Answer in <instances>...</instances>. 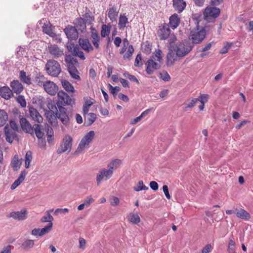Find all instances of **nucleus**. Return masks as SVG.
<instances>
[{
	"mask_svg": "<svg viewBox=\"0 0 253 253\" xmlns=\"http://www.w3.org/2000/svg\"><path fill=\"white\" fill-rule=\"evenodd\" d=\"M57 96L58 100L56 105L59 111L57 118H58L64 125H67L69 123V114L67 112L66 109L63 106H72L74 101L69 95L63 91H59L57 93Z\"/></svg>",
	"mask_w": 253,
	"mask_h": 253,
	"instance_id": "obj_1",
	"label": "nucleus"
},
{
	"mask_svg": "<svg viewBox=\"0 0 253 253\" xmlns=\"http://www.w3.org/2000/svg\"><path fill=\"white\" fill-rule=\"evenodd\" d=\"M194 47L193 43L190 40H184L178 41L173 45H171V48L173 49L179 58H182L188 54Z\"/></svg>",
	"mask_w": 253,
	"mask_h": 253,
	"instance_id": "obj_2",
	"label": "nucleus"
},
{
	"mask_svg": "<svg viewBox=\"0 0 253 253\" xmlns=\"http://www.w3.org/2000/svg\"><path fill=\"white\" fill-rule=\"evenodd\" d=\"M205 37L206 31L205 29L203 27L200 29L198 25L194 29L191 31L190 38L188 40H190L194 45V44L201 43L204 40Z\"/></svg>",
	"mask_w": 253,
	"mask_h": 253,
	"instance_id": "obj_3",
	"label": "nucleus"
},
{
	"mask_svg": "<svg viewBox=\"0 0 253 253\" xmlns=\"http://www.w3.org/2000/svg\"><path fill=\"white\" fill-rule=\"evenodd\" d=\"M45 69L47 73L52 76L57 77L61 71L60 65L56 60H48L45 65Z\"/></svg>",
	"mask_w": 253,
	"mask_h": 253,
	"instance_id": "obj_4",
	"label": "nucleus"
},
{
	"mask_svg": "<svg viewBox=\"0 0 253 253\" xmlns=\"http://www.w3.org/2000/svg\"><path fill=\"white\" fill-rule=\"evenodd\" d=\"M95 132L93 130H90L82 139L77 149V153H81L86 146H88L93 139Z\"/></svg>",
	"mask_w": 253,
	"mask_h": 253,
	"instance_id": "obj_5",
	"label": "nucleus"
},
{
	"mask_svg": "<svg viewBox=\"0 0 253 253\" xmlns=\"http://www.w3.org/2000/svg\"><path fill=\"white\" fill-rule=\"evenodd\" d=\"M220 13L219 8L215 7H207L204 12V17L208 22H211L217 18Z\"/></svg>",
	"mask_w": 253,
	"mask_h": 253,
	"instance_id": "obj_6",
	"label": "nucleus"
},
{
	"mask_svg": "<svg viewBox=\"0 0 253 253\" xmlns=\"http://www.w3.org/2000/svg\"><path fill=\"white\" fill-rule=\"evenodd\" d=\"M72 141L73 139L71 136L69 135H66L63 138L60 147L57 150V153L59 154L66 151L70 152L72 149Z\"/></svg>",
	"mask_w": 253,
	"mask_h": 253,
	"instance_id": "obj_7",
	"label": "nucleus"
},
{
	"mask_svg": "<svg viewBox=\"0 0 253 253\" xmlns=\"http://www.w3.org/2000/svg\"><path fill=\"white\" fill-rule=\"evenodd\" d=\"M113 175V172L105 168L101 169L96 175V182L98 185L103 180H107L110 179Z\"/></svg>",
	"mask_w": 253,
	"mask_h": 253,
	"instance_id": "obj_8",
	"label": "nucleus"
},
{
	"mask_svg": "<svg viewBox=\"0 0 253 253\" xmlns=\"http://www.w3.org/2000/svg\"><path fill=\"white\" fill-rule=\"evenodd\" d=\"M64 32L70 40H76L78 38L79 32L74 26L68 25L64 29Z\"/></svg>",
	"mask_w": 253,
	"mask_h": 253,
	"instance_id": "obj_9",
	"label": "nucleus"
},
{
	"mask_svg": "<svg viewBox=\"0 0 253 253\" xmlns=\"http://www.w3.org/2000/svg\"><path fill=\"white\" fill-rule=\"evenodd\" d=\"M170 33L169 26L168 24L164 23L160 27L158 30V35L161 40H166L168 38Z\"/></svg>",
	"mask_w": 253,
	"mask_h": 253,
	"instance_id": "obj_10",
	"label": "nucleus"
},
{
	"mask_svg": "<svg viewBox=\"0 0 253 253\" xmlns=\"http://www.w3.org/2000/svg\"><path fill=\"white\" fill-rule=\"evenodd\" d=\"M43 87L46 92L50 95H54L58 90V87L53 82L46 81L43 84Z\"/></svg>",
	"mask_w": 253,
	"mask_h": 253,
	"instance_id": "obj_11",
	"label": "nucleus"
},
{
	"mask_svg": "<svg viewBox=\"0 0 253 253\" xmlns=\"http://www.w3.org/2000/svg\"><path fill=\"white\" fill-rule=\"evenodd\" d=\"M90 39L92 44L96 49L99 48V42L100 41V37L98 32L95 28L91 27L90 28Z\"/></svg>",
	"mask_w": 253,
	"mask_h": 253,
	"instance_id": "obj_12",
	"label": "nucleus"
},
{
	"mask_svg": "<svg viewBox=\"0 0 253 253\" xmlns=\"http://www.w3.org/2000/svg\"><path fill=\"white\" fill-rule=\"evenodd\" d=\"M4 131L5 135V139L7 142L12 143L13 140L17 138V134L15 132L16 131L10 129L8 125L5 126Z\"/></svg>",
	"mask_w": 253,
	"mask_h": 253,
	"instance_id": "obj_13",
	"label": "nucleus"
},
{
	"mask_svg": "<svg viewBox=\"0 0 253 253\" xmlns=\"http://www.w3.org/2000/svg\"><path fill=\"white\" fill-rule=\"evenodd\" d=\"M49 53L55 58H58L64 54L63 51L56 44H50L48 47Z\"/></svg>",
	"mask_w": 253,
	"mask_h": 253,
	"instance_id": "obj_14",
	"label": "nucleus"
},
{
	"mask_svg": "<svg viewBox=\"0 0 253 253\" xmlns=\"http://www.w3.org/2000/svg\"><path fill=\"white\" fill-rule=\"evenodd\" d=\"M146 65V71L149 75L152 74L154 70H158L160 68V65L154 61V59L152 58L147 61Z\"/></svg>",
	"mask_w": 253,
	"mask_h": 253,
	"instance_id": "obj_15",
	"label": "nucleus"
},
{
	"mask_svg": "<svg viewBox=\"0 0 253 253\" xmlns=\"http://www.w3.org/2000/svg\"><path fill=\"white\" fill-rule=\"evenodd\" d=\"M79 44L81 48L86 52L92 51L94 49L93 46L87 39L80 38Z\"/></svg>",
	"mask_w": 253,
	"mask_h": 253,
	"instance_id": "obj_16",
	"label": "nucleus"
},
{
	"mask_svg": "<svg viewBox=\"0 0 253 253\" xmlns=\"http://www.w3.org/2000/svg\"><path fill=\"white\" fill-rule=\"evenodd\" d=\"M20 123L23 131L32 135L34 134V126H32L26 118H22L20 119Z\"/></svg>",
	"mask_w": 253,
	"mask_h": 253,
	"instance_id": "obj_17",
	"label": "nucleus"
},
{
	"mask_svg": "<svg viewBox=\"0 0 253 253\" xmlns=\"http://www.w3.org/2000/svg\"><path fill=\"white\" fill-rule=\"evenodd\" d=\"M179 57L177 55V53L174 51L172 48H169V51L167 55V62L166 64L168 66H171L173 65L175 62L177 60V58Z\"/></svg>",
	"mask_w": 253,
	"mask_h": 253,
	"instance_id": "obj_18",
	"label": "nucleus"
},
{
	"mask_svg": "<svg viewBox=\"0 0 253 253\" xmlns=\"http://www.w3.org/2000/svg\"><path fill=\"white\" fill-rule=\"evenodd\" d=\"M74 24L78 31H80L83 33L86 31V23L83 18L80 17L76 18L74 22Z\"/></svg>",
	"mask_w": 253,
	"mask_h": 253,
	"instance_id": "obj_19",
	"label": "nucleus"
},
{
	"mask_svg": "<svg viewBox=\"0 0 253 253\" xmlns=\"http://www.w3.org/2000/svg\"><path fill=\"white\" fill-rule=\"evenodd\" d=\"M9 216L15 219L24 220L27 217V211L25 209H22L18 211H12L10 212Z\"/></svg>",
	"mask_w": 253,
	"mask_h": 253,
	"instance_id": "obj_20",
	"label": "nucleus"
},
{
	"mask_svg": "<svg viewBox=\"0 0 253 253\" xmlns=\"http://www.w3.org/2000/svg\"><path fill=\"white\" fill-rule=\"evenodd\" d=\"M30 116L32 119L38 123H41L42 121V117L38 112L37 109L33 107H30L29 109Z\"/></svg>",
	"mask_w": 253,
	"mask_h": 253,
	"instance_id": "obj_21",
	"label": "nucleus"
},
{
	"mask_svg": "<svg viewBox=\"0 0 253 253\" xmlns=\"http://www.w3.org/2000/svg\"><path fill=\"white\" fill-rule=\"evenodd\" d=\"M173 6L178 13L182 12L185 9L186 3L183 0H173Z\"/></svg>",
	"mask_w": 253,
	"mask_h": 253,
	"instance_id": "obj_22",
	"label": "nucleus"
},
{
	"mask_svg": "<svg viewBox=\"0 0 253 253\" xmlns=\"http://www.w3.org/2000/svg\"><path fill=\"white\" fill-rule=\"evenodd\" d=\"M12 91L16 94L20 93L23 90V86L18 80H13L10 83Z\"/></svg>",
	"mask_w": 253,
	"mask_h": 253,
	"instance_id": "obj_23",
	"label": "nucleus"
},
{
	"mask_svg": "<svg viewBox=\"0 0 253 253\" xmlns=\"http://www.w3.org/2000/svg\"><path fill=\"white\" fill-rule=\"evenodd\" d=\"M0 95L5 99H9L13 96V92L9 87L4 86L0 88Z\"/></svg>",
	"mask_w": 253,
	"mask_h": 253,
	"instance_id": "obj_24",
	"label": "nucleus"
},
{
	"mask_svg": "<svg viewBox=\"0 0 253 253\" xmlns=\"http://www.w3.org/2000/svg\"><path fill=\"white\" fill-rule=\"evenodd\" d=\"M235 214L237 217L244 220H249L251 218L250 214L243 209H236Z\"/></svg>",
	"mask_w": 253,
	"mask_h": 253,
	"instance_id": "obj_25",
	"label": "nucleus"
},
{
	"mask_svg": "<svg viewBox=\"0 0 253 253\" xmlns=\"http://www.w3.org/2000/svg\"><path fill=\"white\" fill-rule=\"evenodd\" d=\"M65 61L67 64L68 68H70L71 67H76V65L78 64L77 59L71 55H65Z\"/></svg>",
	"mask_w": 253,
	"mask_h": 253,
	"instance_id": "obj_26",
	"label": "nucleus"
},
{
	"mask_svg": "<svg viewBox=\"0 0 253 253\" xmlns=\"http://www.w3.org/2000/svg\"><path fill=\"white\" fill-rule=\"evenodd\" d=\"M169 20L170 26L173 29L176 28L180 23V18L176 13L170 16Z\"/></svg>",
	"mask_w": 253,
	"mask_h": 253,
	"instance_id": "obj_27",
	"label": "nucleus"
},
{
	"mask_svg": "<svg viewBox=\"0 0 253 253\" xmlns=\"http://www.w3.org/2000/svg\"><path fill=\"white\" fill-rule=\"evenodd\" d=\"M27 173V171H26L25 170L21 171L18 178L11 185V189H15L18 185L20 184V183L24 180Z\"/></svg>",
	"mask_w": 253,
	"mask_h": 253,
	"instance_id": "obj_28",
	"label": "nucleus"
},
{
	"mask_svg": "<svg viewBox=\"0 0 253 253\" xmlns=\"http://www.w3.org/2000/svg\"><path fill=\"white\" fill-rule=\"evenodd\" d=\"M122 164V161L119 159L112 160L107 165V168L113 172V170L118 169Z\"/></svg>",
	"mask_w": 253,
	"mask_h": 253,
	"instance_id": "obj_29",
	"label": "nucleus"
},
{
	"mask_svg": "<svg viewBox=\"0 0 253 253\" xmlns=\"http://www.w3.org/2000/svg\"><path fill=\"white\" fill-rule=\"evenodd\" d=\"M96 115L93 113H89L84 117V124L89 126L91 125L96 120Z\"/></svg>",
	"mask_w": 253,
	"mask_h": 253,
	"instance_id": "obj_30",
	"label": "nucleus"
},
{
	"mask_svg": "<svg viewBox=\"0 0 253 253\" xmlns=\"http://www.w3.org/2000/svg\"><path fill=\"white\" fill-rule=\"evenodd\" d=\"M128 23V18L125 14H120L119 19L118 27L120 30H123Z\"/></svg>",
	"mask_w": 253,
	"mask_h": 253,
	"instance_id": "obj_31",
	"label": "nucleus"
},
{
	"mask_svg": "<svg viewBox=\"0 0 253 253\" xmlns=\"http://www.w3.org/2000/svg\"><path fill=\"white\" fill-rule=\"evenodd\" d=\"M118 13L119 10L114 6H113L108 9V16L112 22L116 21Z\"/></svg>",
	"mask_w": 253,
	"mask_h": 253,
	"instance_id": "obj_32",
	"label": "nucleus"
},
{
	"mask_svg": "<svg viewBox=\"0 0 253 253\" xmlns=\"http://www.w3.org/2000/svg\"><path fill=\"white\" fill-rule=\"evenodd\" d=\"M35 245V241L31 239H26L21 244V247L25 251L32 249Z\"/></svg>",
	"mask_w": 253,
	"mask_h": 253,
	"instance_id": "obj_33",
	"label": "nucleus"
},
{
	"mask_svg": "<svg viewBox=\"0 0 253 253\" xmlns=\"http://www.w3.org/2000/svg\"><path fill=\"white\" fill-rule=\"evenodd\" d=\"M19 79L21 81L27 84H31V79L30 75H27L26 73L23 70L19 72Z\"/></svg>",
	"mask_w": 253,
	"mask_h": 253,
	"instance_id": "obj_34",
	"label": "nucleus"
},
{
	"mask_svg": "<svg viewBox=\"0 0 253 253\" xmlns=\"http://www.w3.org/2000/svg\"><path fill=\"white\" fill-rule=\"evenodd\" d=\"M45 115L49 123H51V124L55 122L57 119V117L58 116L57 113H54L51 111H48L47 110L45 112Z\"/></svg>",
	"mask_w": 253,
	"mask_h": 253,
	"instance_id": "obj_35",
	"label": "nucleus"
},
{
	"mask_svg": "<svg viewBox=\"0 0 253 253\" xmlns=\"http://www.w3.org/2000/svg\"><path fill=\"white\" fill-rule=\"evenodd\" d=\"M42 31L51 37L54 38L56 36V33L52 31L51 26L48 24H44L42 26Z\"/></svg>",
	"mask_w": 253,
	"mask_h": 253,
	"instance_id": "obj_36",
	"label": "nucleus"
},
{
	"mask_svg": "<svg viewBox=\"0 0 253 253\" xmlns=\"http://www.w3.org/2000/svg\"><path fill=\"white\" fill-rule=\"evenodd\" d=\"M8 119L7 113L4 110H0V126L6 124Z\"/></svg>",
	"mask_w": 253,
	"mask_h": 253,
	"instance_id": "obj_37",
	"label": "nucleus"
},
{
	"mask_svg": "<svg viewBox=\"0 0 253 253\" xmlns=\"http://www.w3.org/2000/svg\"><path fill=\"white\" fill-rule=\"evenodd\" d=\"M111 25L108 24L107 25L103 24L101 27V36L102 37L105 38L109 36L110 33Z\"/></svg>",
	"mask_w": 253,
	"mask_h": 253,
	"instance_id": "obj_38",
	"label": "nucleus"
},
{
	"mask_svg": "<svg viewBox=\"0 0 253 253\" xmlns=\"http://www.w3.org/2000/svg\"><path fill=\"white\" fill-rule=\"evenodd\" d=\"M46 81L44 76L41 73L37 74L35 77V82L40 86H43Z\"/></svg>",
	"mask_w": 253,
	"mask_h": 253,
	"instance_id": "obj_39",
	"label": "nucleus"
},
{
	"mask_svg": "<svg viewBox=\"0 0 253 253\" xmlns=\"http://www.w3.org/2000/svg\"><path fill=\"white\" fill-rule=\"evenodd\" d=\"M198 102V100L197 98H192L189 99L184 103V107L185 109L191 108L194 107Z\"/></svg>",
	"mask_w": 253,
	"mask_h": 253,
	"instance_id": "obj_40",
	"label": "nucleus"
},
{
	"mask_svg": "<svg viewBox=\"0 0 253 253\" xmlns=\"http://www.w3.org/2000/svg\"><path fill=\"white\" fill-rule=\"evenodd\" d=\"M11 165L14 170H17L18 168H19L21 165V161L19 160V157L17 155H14L11 162Z\"/></svg>",
	"mask_w": 253,
	"mask_h": 253,
	"instance_id": "obj_41",
	"label": "nucleus"
},
{
	"mask_svg": "<svg viewBox=\"0 0 253 253\" xmlns=\"http://www.w3.org/2000/svg\"><path fill=\"white\" fill-rule=\"evenodd\" d=\"M34 132H35L38 138H42L43 136V133L41 130V125L36 124L34 125Z\"/></svg>",
	"mask_w": 253,
	"mask_h": 253,
	"instance_id": "obj_42",
	"label": "nucleus"
},
{
	"mask_svg": "<svg viewBox=\"0 0 253 253\" xmlns=\"http://www.w3.org/2000/svg\"><path fill=\"white\" fill-rule=\"evenodd\" d=\"M84 19L86 23L88 24H91L92 22H93L94 20V16L92 15L91 12L88 10V12H86L83 15Z\"/></svg>",
	"mask_w": 253,
	"mask_h": 253,
	"instance_id": "obj_43",
	"label": "nucleus"
},
{
	"mask_svg": "<svg viewBox=\"0 0 253 253\" xmlns=\"http://www.w3.org/2000/svg\"><path fill=\"white\" fill-rule=\"evenodd\" d=\"M68 70L72 77L74 79L76 80H80V77L79 76V72L76 68V67H72L70 68H68Z\"/></svg>",
	"mask_w": 253,
	"mask_h": 253,
	"instance_id": "obj_44",
	"label": "nucleus"
},
{
	"mask_svg": "<svg viewBox=\"0 0 253 253\" xmlns=\"http://www.w3.org/2000/svg\"><path fill=\"white\" fill-rule=\"evenodd\" d=\"M148 189L149 188L147 186L144 185L142 180H139L137 185L133 187V190L136 192H139L142 190H146Z\"/></svg>",
	"mask_w": 253,
	"mask_h": 253,
	"instance_id": "obj_45",
	"label": "nucleus"
},
{
	"mask_svg": "<svg viewBox=\"0 0 253 253\" xmlns=\"http://www.w3.org/2000/svg\"><path fill=\"white\" fill-rule=\"evenodd\" d=\"M62 84L64 88L68 92H73L74 91V88L73 86L67 81H62Z\"/></svg>",
	"mask_w": 253,
	"mask_h": 253,
	"instance_id": "obj_46",
	"label": "nucleus"
},
{
	"mask_svg": "<svg viewBox=\"0 0 253 253\" xmlns=\"http://www.w3.org/2000/svg\"><path fill=\"white\" fill-rule=\"evenodd\" d=\"M128 220L132 223L134 224L138 223L140 219L139 215L137 213H130L128 216Z\"/></svg>",
	"mask_w": 253,
	"mask_h": 253,
	"instance_id": "obj_47",
	"label": "nucleus"
},
{
	"mask_svg": "<svg viewBox=\"0 0 253 253\" xmlns=\"http://www.w3.org/2000/svg\"><path fill=\"white\" fill-rule=\"evenodd\" d=\"M32 160V153L31 151H28L25 157V168L28 169L30 167V163Z\"/></svg>",
	"mask_w": 253,
	"mask_h": 253,
	"instance_id": "obj_48",
	"label": "nucleus"
},
{
	"mask_svg": "<svg viewBox=\"0 0 253 253\" xmlns=\"http://www.w3.org/2000/svg\"><path fill=\"white\" fill-rule=\"evenodd\" d=\"M134 52V49L133 46L132 45H129L128 47L127 51L124 55V59H128L129 60L130 59L132 55V54Z\"/></svg>",
	"mask_w": 253,
	"mask_h": 253,
	"instance_id": "obj_49",
	"label": "nucleus"
},
{
	"mask_svg": "<svg viewBox=\"0 0 253 253\" xmlns=\"http://www.w3.org/2000/svg\"><path fill=\"white\" fill-rule=\"evenodd\" d=\"M52 225V223H49L47 226L40 229V234H39V236H42L47 233L51 229Z\"/></svg>",
	"mask_w": 253,
	"mask_h": 253,
	"instance_id": "obj_50",
	"label": "nucleus"
},
{
	"mask_svg": "<svg viewBox=\"0 0 253 253\" xmlns=\"http://www.w3.org/2000/svg\"><path fill=\"white\" fill-rule=\"evenodd\" d=\"M209 98V95L207 94H201L198 99V101H200L201 104H205L208 102Z\"/></svg>",
	"mask_w": 253,
	"mask_h": 253,
	"instance_id": "obj_51",
	"label": "nucleus"
},
{
	"mask_svg": "<svg viewBox=\"0 0 253 253\" xmlns=\"http://www.w3.org/2000/svg\"><path fill=\"white\" fill-rule=\"evenodd\" d=\"M16 101L20 104L22 107H25L26 106V102L24 96L19 95L16 98Z\"/></svg>",
	"mask_w": 253,
	"mask_h": 253,
	"instance_id": "obj_52",
	"label": "nucleus"
},
{
	"mask_svg": "<svg viewBox=\"0 0 253 253\" xmlns=\"http://www.w3.org/2000/svg\"><path fill=\"white\" fill-rule=\"evenodd\" d=\"M53 220V217L48 211L47 212V215L43 216L41 219V221L42 222H48L49 223H52Z\"/></svg>",
	"mask_w": 253,
	"mask_h": 253,
	"instance_id": "obj_53",
	"label": "nucleus"
},
{
	"mask_svg": "<svg viewBox=\"0 0 253 253\" xmlns=\"http://www.w3.org/2000/svg\"><path fill=\"white\" fill-rule=\"evenodd\" d=\"M79 46L77 45H75L74 43H70L67 45V49L69 52H70L73 56Z\"/></svg>",
	"mask_w": 253,
	"mask_h": 253,
	"instance_id": "obj_54",
	"label": "nucleus"
},
{
	"mask_svg": "<svg viewBox=\"0 0 253 253\" xmlns=\"http://www.w3.org/2000/svg\"><path fill=\"white\" fill-rule=\"evenodd\" d=\"M160 78L164 81L168 82L170 79V77L166 71H163L160 73Z\"/></svg>",
	"mask_w": 253,
	"mask_h": 253,
	"instance_id": "obj_55",
	"label": "nucleus"
},
{
	"mask_svg": "<svg viewBox=\"0 0 253 253\" xmlns=\"http://www.w3.org/2000/svg\"><path fill=\"white\" fill-rule=\"evenodd\" d=\"M162 51L158 49V50H156V53L155 55H153L151 58L156 59L155 58H156V60L159 62H161V61L162 59Z\"/></svg>",
	"mask_w": 253,
	"mask_h": 253,
	"instance_id": "obj_56",
	"label": "nucleus"
},
{
	"mask_svg": "<svg viewBox=\"0 0 253 253\" xmlns=\"http://www.w3.org/2000/svg\"><path fill=\"white\" fill-rule=\"evenodd\" d=\"M74 56H78L82 60H84L85 59V57L84 55V52L80 49L79 47L76 50V52L73 55Z\"/></svg>",
	"mask_w": 253,
	"mask_h": 253,
	"instance_id": "obj_57",
	"label": "nucleus"
},
{
	"mask_svg": "<svg viewBox=\"0 0 253 253\" xmlns=\"http://www.w3.org/2000/svg\"><path fill=\"white\" fill-rule=\"evenodd\" d=\"M57 106H56L55 104L53 103H49L48 105V108L49 110L48 111H51L54 113H57L58 114V110L57 108Z\"/></svg>",
	"mask_w": 253,
	"mask_h": 253,
	"instance_id": "obj_58",
	"label": "nucleus"
},
{
	"mask_svg": "<svg viewBox=\"0 0 253 253\" xmlns=\"http://www.w3.org/2000/svg\"><path fill=\"white\" fill-rule=\"evenodd\" d=\"M110 203L112 206H117L119 204V199L118 198L113 196L110 199Z\"/></svg>",
	"mask_w": 253,
	"mask_h": 253,
	"instance_id": "obj_59",
	"label": "nucleus"
},
{
	"mask_svg": "<svg viewBox=\"0 0 253 253\" xmlns=\"http://www.w3.org/2000/svg\"><path fill=\"white\" fill-rule=\"evenodd\" d=\"M10 129L14 131H17L18 129V126L14 121L10 120L9 122Z\"/></svg>",
	"mask_w": 253,
	"mask_h": 253,
	"instance_id": "obj_60",
	"label": "nucleus"
},
{
	"mask_svg": "<svg viewBox=\"0 0 253 253\" xmlns=\"http://www.w3.org/2000/svg\"><path fill=\"white\" fill-rule=\"evenodd\" d=\"M235 249V242L233 239H230L229 242L228 251H233Z\"/></svg>",
	"mask_w": 253,
	"mask_h": 253,
	"instance_id": "obj_61",
	"label": "nucleus"
},
{
	"mask_svg": "<svg viewBox=\"0 0 253 253\" xmlns=\"http://www.w3.org/2000/svg\"><path fill=\"white\" fill-rule=\"evenodd\" d=\"M163 191L165 193V195L166 197V198L168 199H170L171 197H170V195L169 193V188H168V186L167 185H164L163 187Z\"/></svg>",
	"mask_w": 253,
	"mask_h": 253,
	"instance_id": "obj_62",
	"label": "nucleus"
},
{
	"mask_svg": "<svg viewBox=\"0 0 253 253\" xmlns=\"http://www.w3.org/2000/svg\"><path fill=\"white\" fill-rule=\"evenodd\" d=\"M69 212V209L67 208H64V209H57L55 211L54 214L56 215L58 214L59 213H65Z\"/></svg>",
	"mask_w": 253,
	"mask_h": 253,
	"instance_id": "obj_63",
	"label": "nucleus"
},
{
	"mask_svg": "<svg viewBox=\"0 0 253 253\" xmlns=\"http://www.w3.org/2000/svg\"><path fill=\"white\" fill-rule=\"evenodd\" d=\"M211 251V244H207L202 250V253H210Z\"/></svg>",
	"mask_w": 253,
	"mask_h": 253,
	"instance_id": "obj_64",
	"label": "nucleus"
}]
</instances>
